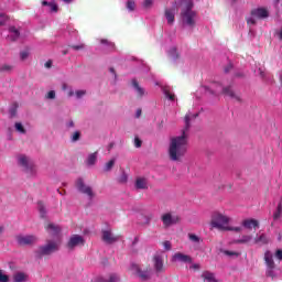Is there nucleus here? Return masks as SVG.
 Masks as SVG:
<instances>
[{
  "mask_svg": "<svg viewBox=\"0 0 282 282\" xmlns=\"http://www.w3.org/2000/svg\"><path fill=\"white\" fill-rule=\"evenodd\" d=\"M230 69H232V66H231V65L227 66V67L225 68V72L228 73V72H230Z\"/></svg>",
  "mask_w": 282,
  "mask_h": 282,
  "instance_id": "nucleus-60",
  "label": "nucleus"
},
{
  "mask_svg": "<svg viewBox=\"0 0 282 282\" xmlns=\"http://www.w3.org/2000/svg\"><path fill=\"white\" fill-rule=\"evenodd\" d=\"M10 115L12 116V118H14V116H17V106L14 108L10 109Z\"/></svg>",
  "mask_w": 282,
  "mask_h": 282,
  "instance_id": "nucleus-55",
  "label": "nucleus"
},
{
  "mask_svg": "<svg viewBox=\"0 0 282 282\" xmlns=\"http://www.w3.org/2000/svg\"><path fill=\"white\" fill-rule=\"evenodd\" d=\"M78 246H85V238L80 235H73L67 242V249L74 250V248H78Z\"/></svg>",
  "mask_w": 282,
  "mask_h": 282,
  "instance_id": "nucleus-8",
  "label": "nucleus"
},
{
  "mask_svg": "<svg viewBox=\"0 0 282 282\" xmlns=\"http://www.w3.org/2000/svg\"><path fill=\"white\" fill-rule=\"evenodd\" d=\"M68 96H69V97L74 96V90H70V91L68 93Z\"/></svg>",
  "mask_w": 282,
  "mask_h": 282,
  "instance_id": "nucleus-64",
  "label": "nucleus"
},
{
  "mask_svg": "<svg viewBox=\"0 0 282 282\" xmlns=\"http://www.w3.org/2000/svg\"><path fill=\"white\" fill-rule=\"evenodd\" d=\"M127 9H128L130 12H133V10H135V1H133V0H128V1H127Z\"/></svg>",
  "mask_w": 282,
  "mask_h": 282,
  "instance_id": "nucleus-33",
  "label": "nucleus"
},
{
  "mask_svg": "<svg viewBox=\"0 0 282 282\" xmlns=\"http://www.w3.org/2000/svg\"><path fill=\"white\" fill-rule=\"evenodd\" d=\"M172 261H174V262L180 261L181 263H193V258H191V256H188V254H184L182 252H176L172 257Z\"/></svg>",
  "mask_w": 282,
  "mask_h": 282,
  "instance_id": "nucleus-13",
  "label": "nucleus"
},
{
  "mask_svg": "<svg viewBox=\"0 0 282 282\" xmlns=\"http://www.w3.org/2000/svg\"><path fill=\"white\" fill-rule=\"evenodd\" d=\"M140 116H142V109H138V110H137V113H135V117H137V118H140Z\"/></svg>",
  "mask_w": 282,
  "mask_h": 282,
  "instance_id": "nucleus-57",
  "label": "nucleus"
},
{
  "mask_svg": "<svg viewBox=\"0 0 282 282\" xmlns=\"http://www.w3.org/2000/svg\"><path fill=\"white\" fill-rule=\"evenodd\" d=\"M223 94H224V96H229V98L237 100V102H241V97L239 95L235 94V90H232V86L224 87Z\"/></svg>",
  "mask_w": 282,
  "mask_h": 282,
  "instance_id": "nucleus-18",
  "label": "nucleus"
},
{
  "mask_svg": "<svg viewBox=\"0 0 282 282\" xmlns=\"http://www.w3.org/2000/svg\"><path fill=\"white\" fill-rule=\"evenodd\" d=\"M58 250V242L54 240H46V245L39 247L36 251L37 257H48L53 254V252H57Z\"/></svg>",
  "mask_w": 282,
  "mask_h": 282,
  "instance_id": "nucleus-4",
  "label": "nucleus"
},
{
  "mask_svg": "<svg viewBox=\"0 0 282 282\" xmlns=\"http://www.w3.org/2000/svg\"><path fill=\"white\" fill-rule=\"evenodd\" d=\"M4 230H6V228L3 226H0V237H1V235H3Z\"/></svg>",
  "mask_w": 282,
  "mask_h": 282,
  "instance_id": "nucleus-59",
  "label": "nucleus"
},
{
  "mask_svg": "<svg viewBox=\"0 0 282 282\" xmlns=\"http://www.w3.org/2000/svg\"><path fill=\"white\" fill-rule=\"evenodd\" d=\"M98 160V152H94L91 154L88 155V159L86 161V164L88 166H94V164H96V161Z\"/></svg>",
  "mask_w": 282,
  "mask_h": 282,
  "instance_id": "nucleus-24",
  "label": "nucleus"
},
{
  "mask_svg": "<svg viewBox=\"0 0 282 282\" xmlns=\"http://www.w3.org/2000/svg\"><path fill=\"white\" fill-rule=\"evenodd\" d=\"M45 230L52 237H57V235H61V227L52 223H48L47 225H45Z\"/></svg>",
  "mask_w": 282,
  "mask_h": 282,
  "instance_id": "nucleus-15",
  "label": "nucleus"
},
{
  "mask_svg": "<svg viewBox=\"0 0 282 282\" xmlns=\"http://www.w3.org/2000/svg\"><path fill=\"white\" fill-rule=\"evenodd\" d=\"M132 86L134 87L138 97L142 98V96H144V88L140 87V84L135 79L132 80Z\"/></svg>",
  "mask_w": 282,
  "mask_h": 282,
  "instance_id": "nucleus-23",
  "label": "nucleus"
},
{
  "mask_svg": "<svg viewBox=\"0 0 282 282\" xmlns=\"http://www.w3.org/2000/svg\"><path fill=\"white\" fill-rule=\"evenodd\" d=\"M226 230L241 232V227H229V229H226Z\"/></svg>",
  "mask_w": 282,
  "mask_h": 282,
  "instance_id": "nucleus-53",
  "label": "nucleus"
},
{
  "mask_svg": "<svg viewBox=\"0 0 282 282\" xmlns=\"http://www.w3.org/2000/svg\"><path fill=\"white\" fill-rule=\"evenodd\" d=\"M109 72L116 76V69L113 67H111Z\"/></svg>",
  "mask_w": 282,
  "mask_h": 282,
  "instance_id": "nucleus-61",
  "label": "nucleus"
},
{
  "mask_svg": "<svg viewBox=\"0 0 282 282\" xmlns=\"http://www.w3.org/2000/svg\"><path fill=\"white\" fill-rule=\"evenodd\" d=\"M153 6V0H144L143 8L149 9Z\"/></svg>",
  "mask_w": 282,
  "mask_h": 282,
  "instance_id": "nucleus-45",
  "label": "nucleus"
},
{
  "mask_svg": "<svg viewBox=\"0 0 282 282\" xmlns=\"http://www.w3.org/2000/svg\"><path fill=\"white\" fill-rule=\"evenodd\" d=\"M46 98L48 100H54V98H56V91H54V90L48 91L46 95Z\"/></svg>",
  "mask_w": 282,
  "mask_h": 282,
  "instance_id": "nucleus-41",
  "label": "nucleus"
},
{
  "mask_svg": "<svg viewBox=\"0 0 282 282\" xmlns=\"http://www.w3.org/2000/svg\"><path fill=\"white\" fill-rule=\"evenodd\" d=\"M99 282H120V276L116 273H111L107 278H100Z\"/></svg>",
  "mask_w": 282,
  "mask_h": 282,
  "instance_id": "nucleus-21",
  "label": "nucleus"
},
{
  "mask_svg": "<svg viewBox=\"0 0 282 282\" xmlns=\"http://www.w3.org/2000/svg\"><path fill=\"white\" fill-rule=\"evenodd\" d=\"M28 281V274L24 272H18L13 275V282H25Z\"/></svg>",
  "mask_w": 282,
  "mask_h": 282,
  "instance_id": "nucleus-22",
  "label": "nucleus"
},
{
  "mask_svg": "<svg viewBox=\"0 0 282 282\" xmlns=\"http://www.w3.org/2000/svg\"><path fill=\"white\" fill-rule=\"evenodd\" d=\"M247 23L248 25H257V20L254 17H252L247 20Z\"/></svg>",
  "mask_w": 282,
  "mask_h": 282,
  "instance_id": "nucleus-49",
  "label": "nucleus"
},
{
  "mask_svg": "<svg viewBox=\"0 0 282 282\" xmlns=\"http://www.w3.org/2000/svg\"><path fill=\"white\" fill-rule=\"evenodd\" d=\"M274 269H269L267 270V276H274Z\"/></svg>",
  "mask_w": 282,
  "mask_h": 282,
  "instance_id": "nucleus-54",
  "label": "nucleus"
},
{
  "mask_svg": "<svg viewBox=\"0 0 282 282\" xmlns=\"http://www.w3.org/2000/svg\"><path fill=\"white\" fill-rule=\"evenodd\" d=\"M6 21H8V17H6V14H0V25H6Z\"/></svg>",
  "mask_w": 282,
  "mask_h": 282,
  "instance_id": "nucleus-48",
  "label": "nucleus"
},
{
  "mask_svg": "<svg viewBox=\"0 0 282 282\" xmlns=\"http://www.w3.org/2000/svg\"><path fill=\"white\" fill-rule=\"evenodd\" d=\"M0 72H12V66L11 65H8V64H4L0 67Z\"/></svg>",
  "mask_w": 282,
  "mask_h": 282,
  "instance_id": "nucleus-38",
  "label": "nucleus"
},
{
  "mask_svg": "<svg viewBox=\"0 0 282 282\" xmlns=\"http://www.w3.org/2000/svg\"><path fill=\"white\" fill-rule=\"evenodd\" d=\"M163 247L165 250H171V248H172L171 241H169V240L164 241Z\"/></svg>",
  "mask_w": 282,
  "mask_h": 282,
  "instance_id": "nucleus-50",
  "label": "nucleus"
},
{
  "mask_svg": "<svg viewBox=\"0 0 282 282\" xmlns=\"http://www.w3.org/2000/svg\"><path fill=\"white\" fill-rule=\"evenodd\" d=\"M260 76H261L262 78H265V73H263L262 70H260Z\"/></svg>",
  "mask_w": 282,
  "mask_h": 282,
  "instance_id": "nucleus-62",
  "label": "nucleus"
},
{
  "mask_svg": "<svg viewBox=\"0 0 282 282\" xmlns=\"http://www.w3.org/2000/svg\"><path fill=\"white\" fill-rule=\"evenodd\" d=\"M72 50H75V52H78L80 50H85V44L79 45H70Z\"/></svg>",
  "mask_w": 282,
  "mask_h": 282,
  "instance_id": "nucleus-43",
  "label": "nucleus"
},
{
  "mask_svg": "<svg viewBox=\"0 0 282 282\" xmlns=\"http://www.w3.org/2000/svg\"><path fill=\"white\" fill-rule=\"evenodd\" d=\"M85 94H87V91H85V90H77V91L75 93V95H76L77 98H83V96H85Z\"/></svg>",
  "mask_w": 282,
  "mask_h": 282,
  "instance_id": "nucleus-51",
  "label": "nucleus"
},
{
  "mask_svg": "<svg viewBox=\"0 0 282 282\" xmlns=\"http://www.w3.org/2000/svg\"><path fill=\"white\" fill-rule=\"evenodd\" d=\"M129 180V175L126 174L124 171H122L121 175L118 178L119 184H127Z\"/></svg>",
  "mask_w": 282,
  "mask_h": 282,
  "instance_id": "nucleus-31",
  "label": "nucleus"
},
{
  "mask_svg": "<svg viewBox=\"0 0 282 282\" xmlns=\"http://www.w3.org/2000/svg\"><path fill=\"white\" fill-rule=\"evenodd\" d=\"M118 239V236H113V234L110 230L102 231V241H105L106 243H116Z\"/></svg>",
  "mask_w": 282,
  "mask_h": 282,
  "instance_id": "nucleus-17",
  "label": "nucleus"
},
{
  "mask_svg": "<svg viewBox=\"0 0 282 282\" xmlns=\"http://www.w3.org/2000/svg\"><path fill=\"white\" fill-rule=\"evenodd\" d=\"M282 214V203L280 202L276 207V212L273 214V219L276 221V219L281 218Z\"/></svg>",
  "mask_w": 282,
  "mask_h": 282,
  "instance_id": "nucleus-27",
  "label": "nucleus"
},
{
  "mask_svg": "<svg viewBox=\"0 0 282 282\" xmlns=\"http://www.w3.org/2000/svg\"><path fill=\"white\" fill-rule=\"evenodd\" d=\"M9 32L10 34L7 36L8 41H11V43H15V41H19L21 32L15 26H9Z\"/></svg>",
  "mask_w": 282,
  "mask_h": 282,
  "instance_id": "nucleus-16",
  "label": "nucleus"
},
{
  "mask_svg": "<svg viewBox=\"0 0 282 282\" xmlns=\"http://www.w3.org/2000/svg\"><path fill=\"white\" fill-rule=\"evenodd\" d=\"M134 147L135 149H140L142 147V140L138 137L134 138Z\"/></svg>",
  "mask_w": 282,
  "mask_h": 282,
  "instance_id": "nucleus-42",
  "label": "nucleus"
},
{
  "mask_svg": "<svg viewBox=\"0 0 282 282\" xmlns=\"http://www.w3.org/2000/svg\"><path fill=\"white\" fill-rule=\"evenodd\" d=\"M15 241L19 246H34L39 241V237L34 235H18Z\"/></svg>",
  "mask_w": 282,
  "mask_h": 282,
  "instance_id": "nucleus-5",
  "label": "nucleus"
},
{
  "mask_svg": "<svg viewBox=\"0 0 282 282\" xmlns=\"http://www.w3.org/2000/svg\"><path fill=\"white\" fill-rule=\"evenodd\" d=\"M50 8L51 12H58V4L51 2Z\"/></svg>",
  "mask_w": 282,
  "mask_h": 282,
  "instance_id": "nucleus-46",
  "label": "nucleus"
},
{
  "mask_svg": "<svg viewBox=\"0 0 282 282\" xmlns=\"http://www.w3.org/2000/svg\"><path fill=\"white\" fill-rule=\"evenodd\" d=\"M75 186L77 191H79V193H82L83 195H87V197H89L90 199H93V197L95 196L91 186L85 184V181L83 178H77L75 182Z\"/></svg>",
  "mask_w": 282,
  "mask_h": 282,
  "instance_id": "nucleus-6",
  "label": "nucleus"
},
{
  "mask_svg": "<svg viewBox=\"0 0 282 282\" xmlns=\"http://www.w3.org/2000/svg\"><path fill=\"white\" fill-rule=\"evenodd\" d=\"M101 45H107L109 50H116V44L113 42H109L107 39L100 40Z\"/></svg>",
  "mask_w": 282,
  "mask_h": 282,
  "instance_id": "nucleus-30",
  "label": "nucleus"
},
{
  "mask_svg": "<svg viewBox=\"0 0 282 282\" xmlns=\"http://www.w3.org/2000/svg\"><path fill=\"white\" fill-rule=\"evenodd\" d=\"M264 263L269 270H274L276 264L274 263V256L271 251L264 252Z\"/></svg>",
  "mask_w": 282,
  "mask_h": 282,
  "instance_id": "nucleus-14",
  "label": "nucleus"
},
{
  "mask_svg": "<svg viewBox=\"0 0 282 282\" xmlns=\"http://www.w3.org/2000/svg\"><path fill=\"white\" fill-rule=\"evenodd\" d=\"M8 281H10V278L3 274V270H0V282H8Z\"/></svg>",
  "mask_w": 282,
  "mask_h": 282,
  "instance_id": "nucleus-37",
  "label": "nucleus"
},
{
  "mask_svg": "<svg viewBox=\"0 0 282 282\" xmlns=\"http://www.w3.org/2000/svg\"><path fill=\"white\" fill-rule=\"evenodd\" d=\"M170 55H171L174 59L180 58V54L177 53V48H172V50L170 51Z\"/></svg>",
  "mask_w": 282,
  "mask_h": 282,
  "instance_id": "nucleus-40",
  "label": "nucleus"
},
{
  "mask_svg": "<svg viewBox=\"0 0 282 282\" xmlns=\"http://www.w3.org/2000/svg\"><path fill=\"white\" fill-rule=\"evenodd\" d=\"M178 7L181 8V21L187 28H195L197 25V11H194L193 0H180Z\"/></svg>",
  "mask_w": 282,
  "mask_h": 282,
  "instance_id": "nucleus-2",
  "label": "nucleus"
},
{
  "mask_svg": "<svg viewBox=\"0 0 282 282\" xmlns=\"http://www.w3.org/2000/svg\"><path fill=\"white\" fill-rule=\"evenodd\" d=\"M18 162L20 164V166H23V169L25 171H32V169H34V162L32 160H30V158L21 154L19 158H18Z\"/></svg>",
  "mask_w": 282,
  "mask_h": 282,
  "instance_id": "nucleus-10",
  "label": "nucleus"
},
{
  "mask_svg": "<svg viewBox=\"0 0 282 282\" xmlns=\"http://www.w3.org/2000/svg\"><path fill=\"white\" fill-rule=\"evenodd\" d=\"M28 56H30V53L28 51H22L20 53L21 61H25L28 58Z\"/></svg>",
  "mask_w": 282,
  "mask_h": 282,
  "instance_id": "nucleus-44",
  "label": "nucleus"
},
{
  "mask_svg": "<svg viewBox=\"0 0 282 282\" xmlns=\"http://www.w3.org/2000/svg\"><path fill=\"white\" fill-rule=\"evenodd\" d=\"M44 67H46V69H50L52 67V59H48L45 64Z\"/></svg>",
  "mask_w": 282,
  "mask_h": 282,
  "instance_id": "nucleus-56",
  "label": "nucleus"
},
{
  "mask_svg": "<svg viewBox=\"0 0 282 282\" xmlns=\"http://www.w3.org/2000/svg\"><path fill=\"white\" fill-rule=\"evenodd\" d=\"M189 241H193V243H202V238L195 234H188Z\"/></svg>",
  "mask_w": 282,
  "mask_h": 282,
  "instance_id": "nucleus-29",
  "label": "nucleus"
},
{
  "mask_svg": "<svg viewBox=\"0 0 282 282\" xmlns=\"http://www.w3.org/2000/svg\"><path fill=\"white\" fill-rule=\"evenodd\" d=\"M153 261L154 270H156V272H164V258H162V256H154Z\"/></svg>",
  "mask_w": 282,
  "mask_h": 282,
  "instance_id": "nucleus-19",
  "label": "nucleus"
},
{
  "mask_svg": "<svg viewBox=\"0 0 282 282\" xmlns=\"http://www.w3.org/2000/svg\"><path fill=\"white\" fill-rule=\"evenodd\" d=\"M193 268H194L195 270H199V264H194Z\"/></svg>",
  "mask_w": 282,
  "mask_h": 282,
  "instance_id": "nucleus-63",
  "label": "nucleus"
},
{
  "mask_svg": "<svg viewBox=\"0 0 282 282\" xmlns=\"http://www.w3.org/2000/svg\"><path fill=\"white\" fill-rule=\"evenodd\" d=\"M164 95H165V97L166 98H169V100H175V95L174 94H171V91L170 90H164Z\"/></svg>",
  "mask_w": 282,
  "mask_h": 282,
  "instance_id": "nucleus-39",
  "label": "nucleus"
},
{
  "mask_svg": "<svg viewBox=\"0 0 282 282\" xmlns=\"http://www.w3.org/2000/svg\"><path fill=\"white\" fill-rule=\"evenodd\" d=\"M230 218L221 213L215 212L212 215L210 226L217 228V230H230L228 226Z\"/></svg>",
  "mask_w": 282,
  "mask_h": 282,
  "instance_id": "nucleus-3",
  "label": "nucleus"
},
{
  "mask_svg": "<svg viewBox=\"0 0 282 282\" xmlns=\"http://www.w3.org/2000/svg\"><path fill=\"white\" fill-rule=\"evenodd\" d=\"M178 8H180V3L175 2L172 6V8L165 9V19L169 25H173V23H175V13L177 12Z\"/></svg>",
  "mask_w": 282,
  "mask_h": 282,
  "instance_id": "nucleus-9",
  "label": "nucleus"
},
{
  "mask_svg": "<svg viewBox=\"0 0 282 282\" xmlns=\"http://www.w3.org/2000/svg\"><path fill=\"white\" fill-rule=\"evenodd\" d=\"M135 188L141 189V191L147 189L148 188L147 178H137Z\"/></svg>",
  "mask_w": 282,
  "mask_h": 282,
  "instance_id": "nucleus-25",
  "label": "nucleus"
},
{
  "mask_svg": "<svg viewBox=\"0 0 282 282\" xmlns=\"http://www.w3.org/2000/svg\"><path fill=\"white\" fill-rule=\"evenodd\" d=\"M130 271L132 274H135V276H139L141 281H149L151 279V275L149 274V268L142 270L140 265L132 263L130 267Z\"/></svg>",
  "mask_w": 282,
  "mask_h": 282,
  "instance_id": "nucleus-7",
  "label": "nucleus"
},
{
  "mask_svg": "<svg viewBox=\"0 0 282 282\" xmlns=\"http://www.w3.org/2000/svg\"><path fill=\"white\" fill-rule=\"evenodd\" d=\"M78 140H80V132L75 131L72 137V142H78Z\"/></svg>",
  "mask_w": 282,
  "mask_h": 282,
  "instance_id": "nucleus-36",
  "label": "nucleus"
},
{
  "mask_svg": "<svg viewBox=\"0 0 282 282\" xmlns=\"http://www.w3.org/2000/svg\"><path fill=\"white\" fill-rule=\"evenodd\" d=\"M37 208L40 210V217H42V219H45V205L43 204V202H39L37 203Z\"/></svg>",
  "mask_w": 282,
  "mask_h": 282,
  "instance_id": "nucleus-28",
  "label": "nucleus"
},
{
  "mask_svg": "<svg viewBox=\"0 0 282 282\" xmlns=\"http://www.w3.org/2000/svg\"><path fill=\"white\" fill-rule=\"evenodd\" d=\"M252 236H242V239H238L236 243H250Z\"/></svg>",
  "mask_w": 282,
  "mask_h": 282,
  "instance_id": "nucleus-32",
  "label": "nucleus"
},
{
  "mask_svg": "<svg viewBox=\"0 0 282 282\" xmlns=\"http://www.w3.org/2000/svg\"><path fill=\"white\" fill-rule=\"evenodd\" d=\"M275 257H276V259H279V261H282V249H278L275 251Z\"/></svg>",
  "mask_w": 282,
  "mask_h": 282,
  "instance_id": "nucleus-52",
  "label": "nucleus"
},
{
  "mask_svg": "<svg viewBox=\"0 0 282 282\" xmlns=\"http://www.w3.org/2000/svg\"><path fill=\"white\" fill-rule=\"evenodd\" d=\"M242 226L248 230H252V228H259V220L257 219H245L242 221Z\"/></svg>",
  "mask_w": 282,
  "mask_h": 282,
  "instance_id": "nucleus-20",
  "label": "nucleus"
},
{
  "mask_svg": "<svg viewBox=\"0 0 282 282\" xmlns=\"http://www.w3.org/2000/svg\"><path fill=\"white\" fill-rule=\"evenodd\" d=\"M251 17L256 19H268V17H270V11L265 8H257L251 10Z\"/></svg>",
  "mask_w": 282,
  "mask_h": 282,
  "instance_id": "nucleus-12",
  "label": "nucleus"
},
{
  "mask_svg": "<svg viewBox=\"0 0 282 282\" xmlns=\"http://www.w3.org/2000/svg\"><path fill=\"white\" fill-rule=\"evenodd\" d=\"M191 129V116H185V128L182 130V135L174 137L171 139L169 155L172 162H180L184 155H186V151L188 150V134L186 131Z\"/></svg>",
  "mask_w": 282,
  "mask_h": 282,
  "instance_id": "nucleus-1",
  "label": "nucleus"
},
{
  "mask_svg": "<svg viewBox=\"0 0 282 282\" xmlns=\"http://www.w3.org/2000/svg\"><path fill=\"white\" fill-rule=\"evenodd\" d=\"M225 254H227V257H239V253L238 252H235V251H224Z\"/></svg>",
  "mask_w": 282,
  "mask_h": 282,
  "instance_id": "nucleus-47",
  "label": "nucleus"
},
{
  "mask_svg": "<svg viewBox=\"0 0 282 282\" xmlns=\"http://www.w3.org/2000/svg\"><path fill=\"white\" fill-rule=\"evenodd\" d=\"M161 219H162L163 226H165V228H169V226H173V224H177L180 221V217L173 216L170 213L164 214L161 217Z\"/></svg>",
  "mask_w": 282,
  "mask_h": 282,
  "instance_id": "nucleus-11",
  "label": "nucleus"
},
{
  "mask_svg": "<svg viewBox=\"0 0 282 282\" xmlns=\"http://www.w3.org/2000/svg\"><path fill=\"white\" fill-rule=\"evenodd\" d=\"M42 6H48L50 7V6H52V2H47L46 0H43Z\"/></svg>",
  "mask_w": 282,
  "mask_h": 282,
  "instance_id": "nucleus-58",
  "label": "nucleus"
},
{
  "mask_svg": "<svg viewBox=\"0 0 282 282\" xmlns=\"http://www.w3.org/2000/svg\"><path fill=\"white\" fill-rule=\"evenodd\" d=\"M15 130L19 131V133H25V128L21 122H15Z\"/></svg>",
  "mask_w": 282,
  "mask_h": 282,
  "instance_id": "nucleus-34",
  "label": "nucleus"
},
{
  "mask_svg": "<svg viewBox=\"0 0 282 282\" xmlns=\"http://www.w3.org/2000/svg\"><path fill=\"white\" fill-rule=\"evenodd\" d=\"M254 243H263V245L270 243V239H268V236H265V234H262L254 239Z\"/></svg>",
  "mask_w": 282,
  "mask_h": 282,
  "instance_id": "nucleus-26",
  "label": "nucleus"
},
{
  "mask_svg": "<svg viewBox=\"0 0 282 282\" xmlns=\"http://www.w3.org/2000/svg\"><path fill=\"white\" fill-rule=\"evenodd\" d=\"M113 164H116V160H110L108 163H106L105 171H111L113 169Z\"/></svg>",
  "mask_w": 282,
  "mask_h": 282,
  "instance_id": "nucleus-35",
  "label": "nucleus"
}]
</instances>
